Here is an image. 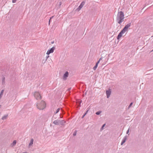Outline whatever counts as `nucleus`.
I'll return each mask as SVG.
<instances>
[{
	"label": "nucleus",
	"instance_id": "f257e3e1",
	"mask_svg": "<svg viewBox=\"0 0 153 153\" xmlns=\"http://www.w3.org/2000/svg\"><path fill=\"white\" fill-rule=\"evenodd\" d=\"M124 19V13L122 11L118 13L117 17V21L118 23L120 24L123 21Z\"/></svg>",
	"mask_w": 153,
	"mask_h": 153
},
{
	"label": "nucleus",
	"instance_id": "f03ea898",
	"mask_svg": "<svg viewBox=\"0 0 153 153\" xmlns=\"http://www.w3.org/2000/svg\"><path fill=\"white\" fill-rule=\"evenodd\" d=\"M37 108L39 110H43L46 107V104L45 102L42 101L40 102H38L36 104Z\"/></svg>",
	"mask_w": 153,
	"mask_h": 153
},
{
	"label": "nucleus",
	"instance_id": "7ed1b4c3",
	"mask_svg": "<svg viewBox=\"0 0 153 153\" xmlns=\"http://www.w3.org/2000/svg\"><path fill=\"white\" fill-rule=\"evenodd\" d=\"M66 122L63 120H57L53 122V123L55 125H64Z\"/></svg>",
	"mask_w": 153,
	"mask_h": 153
},
{
	"label": "nucleus",
	"instance_id": "20e7f679",
	"mask_svg": "<svg viewBox=\"0 0 153 153\" xmlns=\"http://www.w3.org/2000/svg\"><path fill=\"white\" fill-rule=\"evenodd\" d=\"M34 96L36 99L37 100L41 99L42 98V97L41 96L40 94L37 92H36L34 94Z\"/></svg>",
	"mask_w": 153,
	"mask_h": 153
},
{
	"label": "nucleus",
	"instance_id": "39448f33",
	"mask_svg": "<svg viewBox=\"0 0 153 153\" xmlns=\"http://www.w3.org/2000/svg\"><path fill=\"white\" fill-rule=\"evenodd\" d=\"M85 3V1H83L82 2L80 5L78 7L77 9L76 10L78 11H79L81 8L83 7V6L84 5Z\"/></svg>",
	"mask_w": 153,
	"mask_h": 153
},
{
	"label": "nucleus",
	"instance_id": "423d86ee",
	"mask_svg": "<svg viewBox=\"0 0 153 153\" xmlns=\"http://www.w3.org/2000/svg\"><path fill=\"white\" fill-rule=\"evenodd\" d=\"M55 48L53 47L50 49L47 52L46 54L48 55L50 53L53 52L54 50L55 49Z\"/></svg>",
	"mask_w": 153,
	"mask_h": 153
},
{
	"label": "nucleus",
	"instance_id": "0eeeda50",
	"mask_svg": "<svg viewBox=\"0 0 153 153\" xmlns=\"http://www.w3.org/2000/svg\"><path fill=\"white\" fill-rule=\"evenodd\" d=\"M68 71H66L65 73L64 74V75L63 76V79L64 80H66L67 77L68 76Z\"/></svg>",
	"mask_w": 153,
	"mask_h": 153
},
{
	"label": "nucleus",
	"instance_id": "6e6552de",
	"mask_svg": "<svg viewBox=\"0 0 153 153\" xmlns=\"http://www.w3.org/2000/svg\"><path fill=\"white\" fill-rule=\"evenodd\" d=\"M106 93L107 95V97L108 98L111 94V91L110 89H109L108 90L106 91Z\"/></svg>",
	"mask_w": 153,
	"mask_h": 153
},
{
	"label": "nucleus",
	"instance_id": "1a4fd4ad",
	"mask_svg": "<svg viewBox=\"0 0 153 153\" xmlns=\"http://www.w3.org/2000/svg\"><path fill=\"white\" fill-rule=\"evenodd\" d=\"M128 136L126 135L123 138L121 143V145H123L126 142V140L127 139Z\"/></svg>",
	"mask_w": 153,
	"mask_h": 153
},
{
	"label": "nucleus",
	"instance_id": "9d476101",
	"mask_svg": "<svg viewBox=\"0 0 153 153\" xmlns=\"http://www.w3.org/2000/svg\"><path fill=\"white\" fill-rule=\"evenodd\" d=\"M124 33L122 31H121L117 37V39H119L122 37L123 34Z\"/></svg>",
	"mask_w": 153,
	"mask_h": 153
},
{
	"label": "nucleus",
	"instance_id": "9b49d317",
	"mask_svg": "<svg viewBox=\"0 0 153 153\" xmlns=\"http://www.w3.org/2000/svg\"><path fill=\"white\" fill-rule=\"evenodd\" d=\"M33 139H32L30 140V142L29 143V146H28V147L29 148H30L31 146L32 145V144H33Z\"/></svg>",
	"mask_w": 153,
	"mask_h": 153
},
{
	"label": "nucleus",
	"instance_id": "f8f14e48",
	"mask_svg": "<svg viewBox=\"0 0 153 153\" xmlns=\"http://www.w3.org/2000/svg\"><path fill=\"white\" fill-rule=\"evenodd\" d=\"M128 29V28H127V27L125 26V27L121 31H122L124 33H125L126 31H127Z\"/></svg>",
	"mask_w": 153,
	"mask_h": 153
},
{
	"label": "nucleus",
	"instance_id": "ddd939ff",
	"mask_svg": "<svg viewBox=\"0 0 153 153\" xmlns=\"http://www.w3.org/2000/svg\"><path fill=\"white\" fill-rule=\"evenodd\" d=\"M128 29V28H127V27L125 26V27L121 31H122L124 33H125L126 31H127Z\"/></svg>",
	"mask_w": 153,
	"mask_h": 153
},
{
	"label": "nucleus",
	"instance_id": "4468645a",
	"mask_svg": "<svg viewBox=\"0 0 153 153\" xmlns=\"http://www.w3.org/2000/svg\"><path fill=\"white\" fill-rule=\"evenodd\" d=\"M128 29V28H127V27L125 26V27L121 31H122L124 33H125L126 31H127Z\"/></svg>",
	"mask_w": 153,
	"mask_h": 153
},
{
	"label": "nucleus",
	"instance_id": "2eb2a0df",
	"mask_svg": "<svg viewBox=\"0 0 153 153\" xmlns=\"http://www.w3.org/2000/svg\"><path fill=\"white\" fill-rule=\"evenodd\" d=\"M8 116V114L5 115L4 116L2 117L1 119L2 120H4L6 119L7 118Z\"/></svg>",
	"mask_w": 153,
	"mask_h": 153
},
{
	"label": "nucleus",
	"instance_id": "dca6fc26",
	"mask_svg": "<svg viewBox=\"0 0 153 153\" xmlns=\"http://www.w3.org/2000/svg\"><path fill=\"white\" fill-rule=\"evenodd\" d=\"M16 143V140H14L13 142V143L11 144V145L13 146H15Z\"/></svg>",
	"mask_w": 153,
	"mask_h": 153
},
{
	"label": "nucleus",
	"instance_id": "f3484780",
	"mask_svg": "<svg viewBox=\"0 0 153 153\" xmlns=\"http://www.w3.org/2000/svg\"><path fill=\"white\" fill-rule=\"evenodd\" d=\"M4 92V90H2L1 91L0 94V99H1L2 97V96Z\"/></svg>",
	"mask_w": 153,
	"mask_h": 153
},
{
	"label": "nucleus",
	"instance_id": "a211bd4d",
	"mask_svg": "<svg viewBox=\"0 0 153 153\" xmlns=\"http://www.w3.org/2000/svg\"><path fill=\"white\" fill-rule=\"evenodd\" d=\"M97 66H98V65L96 64L95 65L93 68V69L94 70H96V69H97Z\"/></svg>",
	"mask_w": 153,
	"mask_h": 153
},
{
	"label": "nucleus",
	"instance_id": "6ab92c4d",
	"mask_svg": "<svg viewBox=\"0 0 153 153\" xmlns=\"http://www.w3.org/2000/svg\"><path fill=\"white\" fill-rule=\"evenodd\" d=\"M2 84H4L5 83V78L4 77H3L2 79Z\"/></svg>",
	"mask_w": 153,
	"mask_h": 153
},
{
	"label": "nucleus",
	"instance_id": "aec40b11",
	"mask_svg": "<svg viewBox=\"0 0 153 153\" xmlns=\"http://www.w3.org/2000/svg\"><path fill=\"white\" fill-rule=\"evenodd\" d=\"M105 124H104L102 126L101 129H100V130L101 131L103 129H104V127H105Z\"/></svg>",
	"mask_w": 153,
	"mask_h": 153
},
{
	"label": "nucleus",
	"instance_id": "412c9836",
	"mask_svg": "<svg viewBox=\"0 0 153 153\" xmlns=\"http://www.w3.org/2000/svg\"><path fill=\"white\" fill-rule=\"evenodd\" d=\"M131 25V24L130 23L128 24L127 25H126L125 26L126 27H127V28H128Z\"/></svg>",
	"mask_w": 153,
	"mask_h": 153
},
{
	"label": "nucleus",
	"instance_id": "4be33fe9",
	"mask_svg": "<svg viewBox=\"0 0 153 153\" xmlns=\"http://www.w3.org/2000/svg\"><path fill=\"white\" fill-rule=\"evenodd\" d=\"M59 110L60 108H58V109H57L56 110V112H55V114H56V113H58L59 111Z\"/></svg>",
	"mask_w": 153,
	"mask_h": 153
},
{
	"label": "nucleus",
	"instance_id": "5701e85b",
	"mask_svg": "<svg viewBox=\"0 0 153 153\" xmlns=\"http://www.w3.org/2000/svg\"><path fill=\"white\" fill-rule=\"evenodd\" d=\"M101 112V111H97V112H96V114H97V115H99L100 113Z\"/></svg>",
	"mask_w": 153,
	"mask_h": 153
},
{
	"label": "nucleus",
	"instance_id": "b1692460",
	"mask_svg": "<svg viewBox=\"0 0 153 153\" xmlns=\"http://www.w3.org/2000/svg\"><path fill=\"white\" fill-rule=\"evenodd\" d=\"M76 132H77V131H75L74 132V133L73 134V135L74 136H76Z\"/></svg>",
	"mask_w": 153,
	"mask_h": 153
},
{
	"label": "nucleus",
	"instance_id": "393cba45",
	"mask_svg": "<svg viewBox=\"0 0 153 153\" xmlns=\"http://www.w3.org/2000/svg\"><path fill=\"white\" fill-rule=\"evenodd\" d=\"M132 104H133L132 102L129 105L128 108H130L131 106V105H132Z\"/></svg>",
	"mask_w": 153,
	"mask_h": 153
},
{
	"label": "nucleus",
	"instance_id": "a878e982",
	"mask_svg": "<svg viewBox=\"0 0 153 153\" xmlns=\"http://www.w3.org/2000/svg\"><path fill=\"white\" fill-rule=\"evenodd\" d=\"M53 16H52V17H51L50 18V19L49 20V25L50 24V20H51V19H52L53 18Z\"/></svg>",
	"mask_w": 153,
	"mask_h": 153
},
{
	"label": "nucleus",
	"instance_id": "bb28decb",
	"mask_svg": "<svg viewBox=\"0 0 153 153\" xmlns=\"http://www.w3.org/2000/svg\"><path fill=\"white\" fill-rule=\"evenodd\" d=\"M17 0H13L12 2L13 3H15Z\"/></svg>",
	"mask_w": 153,
	"mask_h": 153
},
{
	"label": "nucleus",
	"instance_id": "cd10ccee",
	"mask_svg": "<svg viewBox=\"0 0 153 153\" xmlns=\"http://www.w3.org/2000/svg\"><path fill=\"white\" fill-rule=\"evenodd\" d=\"M88 110H87L86 111V112H85V115H86L88 113Z\"/></svg>",
	"mask_w": 153,
	"mask_h": 153
},
{
	"label": "nucleus",
	"instance_id": "c85d7f7f",
	"mask_svg": "<svg viewBox=\"0 0 153 153\" xmlns=\"http://www.w3.org/2000/svg\"><path fill=\"white\" fill-rule=\"evenodd\" d=\"M129 128L128 129V130L126 132L127 134H128V132H129Z\"/></svg>",
	"mask_w": 153,
	"mask_h": 153
},
{
	"label": "nucleus",
	"instance_id": "c756f323",
	"mask_svg": "<svg viewBox=\"0 0 153 153\" xmlns=\"http://www.w3.org/2000/svg\"><path fill=\"white\" fill-rule=\"evenodd\" d=\"M100 61L99 60V61L96 63V64L98 65V64L99 63Z\"/></svg>",
	"mask_w": 153,
	"mask_h": 153
},
{
	"label": "nucleus",
	"instance_id": "7c9ffc66",
	"mask_svg": "<svg viewBox=\"0 0 153 153\" xmlns=\"http://www.w3.org/2000/svg\"><path fill=\"white\" fill-rule=\"evenodd\" d=\"M61 4H62V3H61V2H60L59 3V6L61 5Z\"/></svg>",
	"mask_w": 153,
	"mask_h": 153
},
{
	"label": "nucleus",
	"instance_id": "2f4dec72",
	"mask_svg": "<svg viewBox=\"0 0 153 153\" xmlns=\"http://www.w3.org/2000/svg\"><path fill=\"white\" fill-rule=\"evenodd\" d=\"M54 43V41H52L51 42V44H53Z\"/></svg>",
	"mask_w": 153,
	"mask_h": 153
},
{
	"label": "nucleus",
	"instance_id": "473e14b6",
	"mask_svg": "<svg viewBox=\"0 0 153 153\" xmlns=\"http://www.w3.org/2000/svg\"><path fill=\"white\" fill-rule=\"evenodd\" d=\"M85 114H84V115H83V116H82V118H83L84 117V116H85Z\"/></svg>",
	"mask_w": 153,
	"mask_h": 153
},
{
	"label": "nucleus",
	"instance_id": "72a5a7b5",
	"mask_svg": "<svg viewBox=\"0 0 153 153\" xmlns=\"http://www.w3.org/2000/svg\"><path fill=\"white\" fill-rule=\"evenodd\" d=\"M102 59V57H101V58H100V59H99V60L100 61Z\"/></svg>",
	"mask_w": 153,
	"mask_h": 153
},
{
	"label": "nucleus",
	"instance_id": "f704fd0d",
	"mask_svg": "<svg viewBox=\"0 0 153 153\" xmlns=\"http://www.w3.org/2000/svg\"><path fill=\"white\" fill-rule=\"evenodd\" d=\"M49 57V56H46V59H47L48 58V57Z\"/></svg>",
	"mask_w": 153,
	"mask_h": 153
},
{
	"label": "nucleus",
	"instance_id": "c9c22d12",
	"mask_svg": "<svg viewBox=\"0 0 153 153\" xmlns=\"http://www.w3.org/2000/svg\"><path fill=\"white\" fill-rule=\"evenodd\" d=\"M59 116H60V117L59 118H62V117L61 116H60V115Z\"/></svg>",
	"mask_w": 153,
	"mask_h": 153
},
{
	"label": "nucleus",
	"instance_id": "e433bc0d",
	"mask_svg": "<svg viewBox=\"0 0 153 153\" xmlns=\"http://www.w3.org/2000/svg\"><path fill=\"white\" fill-rule=\"evenodd\" d=\"M22 153H27V152H23Z\"/></svg>",
	"mask_w": 153,
	"mask_h": 153
},
{
	"label": "nucleus",
	"instance_id": "4c0bfd02",
	"mask_svg": "<svg viewBox=\"0 0 153 153\" xmlns=\"http://www.w3.org/2000/svg\"><path fill=\"white\" fill-rule=\"evenodd\" d=\"M70 88L69 89H68V90H70Z\"/></svg>",
	"mask_w": 153,
	"mask_h": 153
}]
</instances>
